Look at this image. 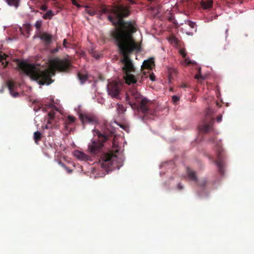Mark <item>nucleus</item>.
<instances>
[{"label": "nucleus", "instance_id": "obj_1", "mask_svg": "<svg viewBox=\"0 0 254 254\" xmlns=\"http://www.w3.org/2000/svg\"><path fill=\"white\" fill-rule=\"evenodd\" d=\"M99 11L103 14H109L108 20L115 26H118L111 32V35L118 47L120 53L123 56L121 62L124 64L122 69L126 73V83L134 84L137 82L141 83L143 77H147L145 72L143 75H137L136 76L130 73L134 71V67L128 55L134 51H139L140 46L132 36L136 31L135 23L134 21H125L123 19L129 15V8L123 5H117L114 7L101 5Z\"/></svg>", "mask_w": 254, "mask_h": 254}, {"label": "nucleus", "instance_id": "obj_2", "mask_svg": "<svg viewBox=\"0 0 254 254\" xmlns=\"http://www.w3.org/2000/svg\"><path fill=\"white\" fill-rule=\"evenodd\" d=\"M71 66L70 61L66 59H55L51 62L50 67L44 70L41 69L39 65L28 64L24 61L18 63V67L21 70L42 85H49L53 82L51 77L55 75L56 70L60 72H67Z\"/></svg>", "mask_w": 254, "mask_h": 254}, {"label": "nucleus", "instance_id": "obj_3", "mask_svg": "<svg viewBox=\"0 0 254 254\" xmlns=\"http://www.w3.org/2000/svg\"><path fill=\"white\" fill-rule=\"evenodd\" d=\"M126 102L133 110L142 112L145 116L154 115V105L152 101L143 97L136 88L130 89L126 93Z\"/></svg>", "mask_w": 254, "mask_h": 254}, {"label": "nucleus", "instance_id": "obj_4", "mask_svg": "<svg viewBox=\"0 0 254 254\" xmlns=\"http://www.w3.org/2000/svg\"><path fill=\"white\" fill-rule=\"evenodd\" d=\"M103 130L102 133L98 129L93 130L94 136H97L99 139L98 143H104L115 138V128L109 124L105 123L103 126Z\"/></svg>", "mask_w": 254, "mask_h": 254}, {"label": "nucleus", "instance_id": "obj_5", "mask_svg": "<svg viewBox=\"0 0 254 254\" xmlns=\"http://www.w3.org/2000/svg\"><path fill=\"white\" fill-rule=\"evenodd\" d=\"M213 111L210 109L206 111L205 118L198 125L199 132L203 133L209 132L213 130L214 119Z\"/></svg>", "mask_w": 254, "mask_h": 254}, {"label": "nucleus", "instance_id": "obj_6", "mask_svg": "<svg viewBox=\"0 0 254 254\" xmlns=\"http://www.w3.org/2000/svg\"><path fill=\"white\" fill-rule=\"evenodd\" d=\"M122 86V83L116 81L109 82L107 86V91L109 95L113 98H118Z\"/></svg>", "mask_w": 254, "mask_h": 254}, {"label": "nucleus", "instance_id": "obj_7", "mask_svg": "<svg viewBox=\"0 0 254 254\" xmlns=\"http://www.w3.org/2000/svg\"><path fill=\"white\" fill-rule=\"evenodd\" d=\"M79 119L83 124H90L94 125L98 123L96 117L91 114L81 113L79 114Z\"/></svg>", "mask_w": 254, "mask_h": 254}, {"label": "nucleus", "instance_id": "obj_8", "mask_svg": "<svg viewBox=\"0 0 254 254\" xmlns=\"http://www.w3.org/2000/svg\"><path fill=\"white\" fill-rule=\"evenodd\" d=\"M48 108L51 109V111L48 113V124L46 126V127L47 128H48L50 127H51L49 126V124H52L53 123V121L55 119V111H58V110L57 108H56L53 104H50L48 105Z\"/></svg>", "mask_w": 254, "mask_h": 254}, {"label": "nucleus", "instance_id": "obj_9", "mask_svg": "<svg viewBox=\"0 0 254 254\" xmlns=\"http://www.w3.org/2000/svg\"><path fill=\"white\" fill-rule=\"evenodd\" d=\"M38 37L45 42V45H49L52 41V35L47 33V32H43L40 33V35Z\"/></svg>", "mask_w": 254, "mask_h": 254}, {"label": "nucleus", "instance_id": "obj_10", "mask_svg": "<svg viewBox=\"0 0 254 254\" xmlns=\"http://www.w3.org/2000/svg\"><path fill=\"white\" fill-rule=\"evenodd\" d=\"M7 86L9 90L10 93L13 97H16L19 95V93L17 92H14L15 88V83L11 80H8L6 82Z\"/></svg>", "mask_w": 254, "mask_h": 254}, {"label": "nucleus", "instance_id": "obj_11", "mask_svg": "<svg viewBox=\"0 0 254 254\" xmlns=\"http://www.w3.org/2000/svg\"><path fill=\"white\" fill-rule=\"evenodd\" d=\"M154 65V62L152 60H148L144 61L143 63V64L142 65L141 68L142 70L143 69H151L152 66Z\"/></svg>", "mask_w": 254, "mask_h": 254}, {"label": "nucleus", "instance_id": "obj_12", "mask_svg": "<svg viewBox=\"0 0 254 254\" xmlns=\"http://www.w3.org/2000/svg\"><path fill=\"white\" fill-rule=\"evenodd\" d=\"M7 4L11 6H13L17 8L19 6L20 0H4Z\"/></svg>", "mask_w": 254, "mask_h": 254}, {"label": "nucleus", "instance_id": "obj_13", "mask_svg": "<svg viewBox=\"0 0 254 254\" xmlns=\"http://www.w3.org/2000/svg\"><path fill=\"white\" fill-rule=\"evenodd\" d=\"M213 4L212 0H202L201 5L204 9H208L212 7Z\"/></svg>", "mask_w": 254, "mask_h": 254}, {"label": "nucleus", "instance_id": "obj_14", "mask_svg": "<svg viewBox=\"0 0 254 254\" xmlns=\"http://www.w3.org/2000/svg\"><path fill=\"white\" fill-rule=\"evenodd\" d=\"M7 57V56L5 54L1 52L0 53V63H1V64L4 68L7 66L8 63L7 61H5V62H4V61L6 60Z\"/></svg>", "mask_w": 254, "mask_h": 254}, {"label": "nucleus", "instance_id": "obj_15", "mask_svg": "<svg viewBox=\"0 0 254 254\" xmlns=\"http://www.w3.org/2000/svg\"><path fill=\"white\" fill-rule=\"evenodd\" d=\"M78 78L80 81L81 83L83 84L88 79V76L87 74L82 73V72H78L77 74Z\"/></svg>", "mask_w": 254, "mask_h": 254}, {"label": "nucleus", "instance_id": "obj_16", "mask_svg": "<svg viewBox=\"0 0 254 254\" xmlns=\"http://www.w3.org/2000/svg\"><path fill=\"white\" fill-rule=\"evenodd\" d=\"M54 15L53 11L49 10L43 16V18L45 19H51Z\"/></svg>", "mask_w": 254, "mask_h": 254}, {"label": "nucleus", "instance_id": "obj_17", "mask_svg": "<svg viewBox=\"0 0 254 254\" xmlns=\"http://www.w3.org/2000/svg\"><path fill=\"white\" fill-rule=\"evenodd\" d=\"M42 136V134L40 132L37 131L35 132L34 134V139L36 142L40 141Z\"/></svg>", "mask_w": 254, "mask_h": 254}, {"label": "nucleus", "instance_id": "obj_18", "mask_svg": "<svg viewBox=\"0 0 254 254\" xmlns=\"http://www.w3.org/2000/svg\"><path fill=\"white\" fill-rule=\"evenodd\" d=\"M75 121V118L73 116L69 115L65 121L66 124H71L73 123Z\"/></svg>", "mask_w": 254, "mask_h": 254}, {"label": "nucleus", "instance_id": "obj_19", "mask_svg": "<svg viewBox=\"0 0 254 254\" xmlns=\"http://www.w3.org/2000/svg\"><path fill=\"white\" fill-rule=\"evenodd\" d=\"M86 11L90 16H94L96 14V12L95 10L88 9V6H86Z\"/></svg>", "mask_w": 254, "mask_h": 254}, {"label": "nucleus", "instance_id": "obj_20", "mask_svg": "<svg viewBox=\"0 0 254 254\" xmlns=\"http://www.w3.org/2000/svg\"><path fill=\"white\" fill-rule=\"evenodd\" d=\"M42 22L41 20H38L36 22L35 26L36 28L39 30L42 26Z\"/></svg>", "mask_w": 254, "mask_h": 254}, {"label": "nucleus", "instance_id": "obj_21", "mask_svg": "<svg viewBox=\"0 0 254 254\" xmlns=\"http://www.w3.org/2000/svg\"><path fill=\"white\" fill-rule=\"evenodd\" d=\"M199 74H196L194 76L195 78V79H201V80H204V77L202 76L200 74V68L199 69Z\"/></svg>", "mask_w": 254, "mask_h": 254}, {"label": "nucleus", "instance_id": "obj_22", "mask_svg": "<svg viewBox=\"0 0 254 254\" xmlns=\"http://www.w3.org/2000/svg\"><path fill=\"white\" fill-rule=\"evenodd\" d=\"M188 24L192 28H194L196 26L195 23L191 21H188Z\"/></svg>", "mask_w": 254, "mask_h": 254}, {"label": "nucleus", "instance_id": "obj_23", "mask_svg": "<svg viewBox=\"0 0 254 254\" xmlns=\"http://www.w3.org/2000/svg\"><path fill=\"white\" fill-rule=\"evenodd\" d=\"M179 97L177 96L174 95L172 97V101L174 103H177L179 101Z\"/></svg>", "mask_w": 254, "mask_h": 254}, {"label": "nucleus", "instance_id": "obj_24", "mask_svg": "<svg viewBox=\"0 0 254 254\" xmlns=\"http://www.w3.org/2000/svg\"><path fill=\"white\" fill-rule=\"evenodd\" d=\"M180 53L184 58H186L187 54H186L185 50H184V49L180 50Z\"/></svg>", "mask_w": 254, "mask_h": 254}, {"label": "nucleus", "instance_id": "obj_25", "mask_svg": "<svg viewBox=\"0 0 254 254\" xmlns=\"http://www.w3.org/2000/svg\"><path fill=\"white\" fill-rule=\"evenodd\" d=\"M121 127L123 128L124 130H125L126 131L128 132L129 130V127L125 125H120Z\"/></svg>", "mask_w": 254, "mask_h": 254}, {"label": "nucleus", "instance_id": "obj_26", "mask_svg": "<svg viewBox=\"0 0 254 254\" xmlns=\"http://www.w3.org/2000/svg\"><path fill=\"white\" fill-rule=\"evenodd\" d=\"M71 0V2L72 3L76 6L77 7H80L81 6V5H80L79 4H78L77 1H76V0Z\"/></svg>", "mask_w": 254, "mask_h": 254}, {"label": "nucleus", "instance_id": "obj_27", "mask_svg": "<svg viewBox=\"0 0 254 254\" xmlns=\"http://www.w3.org/2000/svg\"><path fill=\"white\" fill-rule=\"evenodd\" d=\"M40 9L43 11H46L47 9V6L46 5H42L40 6Z\"/></svg>", "mask_w": 254, "mask_h": 254}, {"label": "nucleus", "instance_id": "obj_28", "mask_svg": "<svg viewBox=\"0 0 254 254\" xmlns=\"http://www.w3.org/2000/svg\"><path fill=\"white\" fill-rule=\"evenodd\" d=\"M150 79L152 81H154L155 80V76L154 75V74L152 73V74H150Z\"/></svg>", "mask_w": 254, "mask_h": 254}, {"label": "nucleus", "instance_id": "obj_29", "mask_svg": "<svg viewBox=\"0 0 254 254\" xmlns=\"http://www.w3.org/2000/svg\"><path fill=\"white\" fill-rule=\"evenodd\" d=\"M222 116L221 115H220V116H218L217 118H216V121L217 122L219 123L220 122H221L222 121Z\"/></svg>", "mask_w": 254, "mask_h": 254}, {"label": "nucleus", "instance_id": "obj_30", "mask_svg": "<svg viewBox=\"0 0 254 254\" xmlns=\"http://www.w3.org/2000/svg\"><path fill=\"white\" fill-rule=\"evenodd\" d=\"M66 43H67L66 40L65 39H64V42H63V45H64V47H66Z\"/></svg>", "mask_w": 254, "mask_h": 254}, {"label": "nucleus", "instance_id": "obj_31", "mask_svg": "<svg viewBox=\"0 0 254 254\" xmlns=\"http://www.w3.org/2000/svg\"><path fill=\"white\" fill-rule=\"evenodd\" d=\"M181 87L183 88H186L188 87V86L186 84L183 83L182 84Z\"/></svg>", "mask_w": 254, "mask_h": 254}, {"label": "nucleus", "instance_id": "obj_32", "mask_svg": "<svg viewBox=\"0 0 254 254\" xmlns=\"http://www.w3.org/2000/svg\"><path fill=\"white\" fill-rule=\"evenodd\" d=\"M186 62L187 64H190V61H188V59H186Z\"/></svg>", "mask_w": 254, "mask_h": 254}, {"label": "nucleus", "instance_id": "obj_33", "mask_svg": "<svg viewBox=\"0 0 254 254\" xmlns=\"http://www.w3.org/2000/svg\"><path fill=\"white\" fill-rule=\"evenodd\" d=\"M91 143H97L95 140H93L91 142Z\"/></svg>", "mask_w": 254, "mask_h": 254}, {"label": "nucleus", "instance_id": "obj_34", "mask_svg": "<svg viewBox=\"0 0 254 254\" xmlns=\"http://www.w3.org/2000/svg\"><path fill=\"white\" fill-rule=\"evenodd\" d=\"M58 51V50L57 49H55V50H54V52H57Z\"/></svg>", "mask_w": 254, "mask_h": 254}]
</instances>
